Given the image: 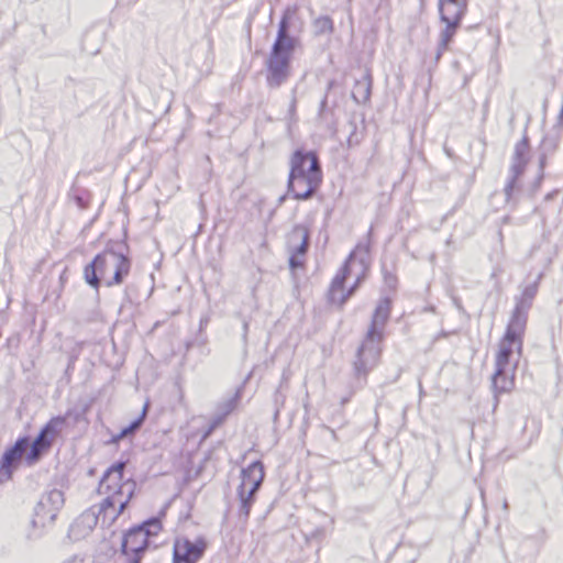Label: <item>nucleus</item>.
I'll return each instance as SVG.
<instances>
[{"label": "nucleus", "instance_id": "obj_14", "mask_svg": "<svg viewBox=\"0 0 563 563\" xmlns=\"http://www.w3.org/2000/svg\"><path fill=\"white\" fill-rule=\"evenodd\" d=\"M515 372L516 368L504 367L495 368L493 376V384L497 393H508L515 387Z\"/></svg>", "mask_w": 563, "mask_h": 563}, {"label": "nucleus", "instance_id": "obj_3", "mask_svg": "<svg viewBox=\"0 0 563 563\" xmlns=\"http://www.w3.org/2000/svg\"><path fill=\"white\" fill-rule=\"evenodd\" d=\"M130 271L131 261L128 256L112 250H106L86 265L84 277L91 287L98 290L100 277L104 278L106 286L112 287L122 284Z\"/></svg>", "mask_w": 563, "mask_h": 563}, {"label": "nucleus", "instance_id": "obj_9", "mask_svg": "<svg viewBox=\"0 0 563 563\" xmlns=\"http://www.w3.org/2000/svg\"><path fill=\"white\" fill-rule=\"evenodd\" d=\"M66 421L67 418L65 416H55L43 426L33 441L30 452L25 455V461L29 465H33L44 453L48 452L54 442L62 435Z\"/></svg>", "mask_w": 563, "mask_h": 563}, {"label": "nucleus", "instance_id": "obj_21", "mask_svg": "<svg viewBox=\"0 0 563 563\" xmlns=\"http://www.w3.org/2000/svg\"><path fill=\"white\" fill-rule=\"evenodd\" d=\"M143 419L140 418L137 419L136 421H134L131 426H129L128 428L123 429L119 435L120 439L126 437L128 434L132 433L134 430H136L141 423H142Z\"/></svg>", "mask_w": 563, "mask_h": 563}, {"label": "nucleus", "instance_id": "obj_5", "mask_svg": "<svg viewBox=\"0 0 563 563\" xmlns=\"http://www.w3.org/2000/svg\"><path fill=\"white\" fill-rule=\"evenodd\" d=\"M526 324V316L516 311L498 343L495 354V367L517 368L518 360L522 355Z\"/></svg>", "mask_w": 563, "mask_h": 563}, {"label": "nucleus", "instance_id": "obj_11", "mask_svg": "<svg viewBox=\"0 0 563 563\" xmlns=\"http://www.w3.org/2000/svg\"><path fill=\"white\" fill-rule=\"evenodd\" d=\"M202 541L192 542L186 538H178L174 543L173 563H196L205 552Z\"/></svg>", "mask_w": 563, "mask_h": 563}, {"label": "nucleus", "instance_id": "obj_4", "mask_svg": "<svg viewBox=\"0 0 563 563\" xmlns=\"http://www.w3.org/2000/svg\"><path fill=\"white\" fill-rule=\"evenodd\" d=\"M297 46V40L288 34L285 20L279 23L277 37L267 60V82L269 86L282 85L290 75V60Z\"/></svg>", "mask_w": 563, "mask_h": 563}, {"label": "nucleus", "instance_id": "obj_15", "mask_svg": "<svg viewBox=\"0 0 563 563\" xmlns=\"http://www.w3.org/2000/svg\"><path fill=\"white\" fill-rule=\"evenodd\" d=\"M529 148H530V145H529V140L527 136H523L515 146L516 163H515L512 169H514L516 177H519L525 169V166L528 162L527 157L529 154Z\"/></svg>", "mask_w": 563, "mask_h": 563}, {"label": "nucleus", "instance_id": "obj_22", "mask_svg": "<svg viewBox=\"0 0 563 563\" xmlns=\"http://www.w3.org/2000/svg\"><path fill=\"white\" fill-rule=\"evenodd\" d=\"M128 563H140V562H135V561H128Z\"/></svg>", "mask_w": 563, "mask_h": 563}, {"label": "nucleus", "instance_id": "obj_10", "mask_svg": "<svg viewBox=\"0 0 563 563\" xmlns=\"http://www.w3.org/2000/svg\"><path fill=\"white\" fill-rule=\"evenodd\" d=\"M310 231L307 225L297 224L287 235V246L290 252V264L291 266L300 265L301 260L309 246Z\"/></svg>", "mask_w": 563, "mask_h": 563}, {"label": "nucleus", "instance_id": "obj_16", "mask_svg": "<svg viewBox=\"0 0 563 563\" xmlns=\"http://www.w3.org/2000/svg\"><path fill=\"white\" fill-rule=\"evenodd\" d=\"M351 96L355 106H364L369 101V85L364 81H356L351 90Z\"/></svg>", "mask_w": 563, "mask_h": 563}, {"label": "nucleus", "instance_id": "obj_13", "mask_svg": "<svg viewBox=\"0 0 563 563\" xmlns=\"http://www.w3.org/2000/svg\"><path fill=\"white\" fill-rule=\"evenodd\" d=\"M465 9L466 4L461 0H440L439 11L444 23L460 24Z\"/></svg>", "mask_w": 563, "mask_h": 563}, {"label": "nucleus", "instance_id": "obj_20", "mask_svg": "<svg viewBox=\"0 0 563 563\" xmlns=\"http://www.w3.org/2000/svg\"><path fill=\"white\" fill-rule=\"evenodd\" d=\"M317 25H319L320 32H323V33H332L333 32V21L328 16L318 19Z\"/></svg>", "mask_w": 563, "mask_h": 563}, {"label": "nucleus", "instance_id": "obj_18", "mask_svg": "<svg viewBox=\"0 0 563 563\" xmlns=\"http://www.w3.org/2000/svg\"><path fill=\"white\" fill-rule=\"evenodd\" d=\"M390 310H391L390 300L385 299L384 301H382L378 305V307L375 310V314H374L375 320H379L383 323L386 322L387 319L389 318Z\"/></svg>", "mask_w": 563, "mask_h": 563}, {"label": "nucleus", "instance_id": "obj_1", "mask_svg": "<svg viewBox=\"0 0 563 563\" xmlns=\"http://www.w3.org/2000/svg\"><path fill=\"white\" fill-rule=\"evenodd\" d=\"M125 462H115L103 473L98 492L102 501L91 507L86 516L93 517L95 526L110 527L123 514L136 493V482L124 479Z\"/></svg>", "mask_w": 563, "mask_h": 563}, {"label": "nucleus", "instance_id": "obj_2", "mask_svg": "<svg viewBox=\"0 0 563 563\" xmlns=\"http://www.w3.org/2000/svg\"><path fill=\"white\" fill-rule=\"evenodd\" d=\"M322 184V170L314 152L297 150L290 158L288 189L294 199L307 200Z\"/></svg>", "mask_w": 563, "mask_h": 563}, {"label": "nucleus", "instance_id": "obj_19", "mask_svg": "<svg viewBox=\"0 0 563 563\" xmlns=\"http://www.w3.org/2000/svg\"><path fill=\"white\" fill-rule=\"evenodd\" d=\"M46 501H52L57 505V507L62 506L64 503V495L62 492L54 489L47 494V496L41 501V506H44Z\"/></svg>", "mask_w": 563, "mask_h": 563}, {"label": "nucleus", "instance_id": "obj_17", "mask_svg": "<svg viewBox=\"0 0 563 563\" xmlns=\"http://www.w3.org/2000/svg\"><path fill=\"white\" fill-rule=\"evenodd\" d=\"M445 24H446V26L444 27V30L441 33V43H440L441 52H444L448 49L451 41L453 40V37L456 33L457 27L460 26V24H455V23H445Z\"/></svg>", "mask_w": 563, "mask_h": 563}, {"label": "nucleus", "instance_id": "obj_12", "mask_svg": "<svg viewBox=\"0 0 563 563\" xmlns=\"http://www.w3.org/2000/svg\"><path fill=\"white\" fill-rule=\"evenodd\" d=\"M27 445H29V439L21 438L14 443V445L12 448L7 450L5 453L3 454L0 472L4 473L7 478L11 477L12 470L22 460Z\"/></svg>", "mask_w": 563, "mask_h": 563}, {"label": "nucleus", "instance_id": "obj_7", "mask_svg": "<svg viewBox=\"0 0 563 563\" xmlns=\"http://www.w3.org/2000/svg\"><path fill=\"white\" fill-rule=\"evenodd\" d=\"M163 531L161 518H151L130 528L124 532L121 543V552L128 561H142L150 547L151 538L157 537Z\"/></svg>", "mask_w": 563, "mask_h": 563}, {"label": "nucleus", "instance_id": "obj_6", "mask_svg": "<svg viewBox=\"0 0 563 563\" xmlns=\"http://www.w3.org/2000/svg\"><path fill=\"white\" fill-rule=\"evenodd\" d=\"M369 267L363 260L351 256L336 273L330 286V299L343 306L368 275Z\"/></svg>", "mask_w": 563, "mask_h": 563}, {"label": "nucleus", "instance_id": "obj_8", "mask_svg": "<svg viewBox=\"0 0 563 563\" xmlns=\"http://www.w3.org/2000/svg\"><path fill=\"white\" fill-rule=\"evenodd\" d=\"M264 477V465L260 461L251 463L242 471V478L238 488V494L241 500V512L244 521H247L250 517L251 508L254 504V494L262 485Z\"/></svg>", "mask_w": 563, "mask_h": 563}]
</instances>
